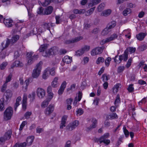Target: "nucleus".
I'll list each match as a JSON object with an SVG mask.
<instances>
[{"mask_svg":"<svg viewBox=\"0 0 147 147\" xmlns=\"http://www.w3.org/2000/svg\"><path fill=\"white\" fill-rule=\"evenodd\" d=\"M42 64V62L41 61L39 62L33 70L32 76L33 78H37L39 76L41 70V66Z\"/></svg>","mask_w":147,"mask_h":147,"instance_id":"obj_1","label":"nucleus"},{"mask_svg":"<svg viewBox=\"0 0 147 147\" xmlns=\"http://www.w3.org/2000/svg\"><path fill=\"white\" fill-rule=\"evenodd\" d=\"M13 110L12 108L10 107H8L5 110L3 115L4 120L7 121L10 119L12 115Z\"/></svg>","mask_w":147,"mask_h":147,"instance_id":"obj_2","label":"nucleus"},{"mask_svg":"<svg viewBox=\"0 0 147 147\" xmlns=\"http://www.w3.org/2000/svg\"><path fill=\"white\" fill-rule=\"evenodd\" d=\"M117 56H116L114 59V61L115 62L117 63H120L122 60L126 61L128 58V52L126 51V50L124 52V53L122 55L119 56V60H116V58H117Z\"/></svg>","mask_w":147,"mask_h":147,"instance_id":"obj_3","label":"nucleus"},{"mask_svg":"<svg viewBox=\"0 0 147 147\" xmlns=\"http://www.w3.org/2000/svg\"><path fill=\"white\" fill-rule=\"evenodd\" d=\"M32 55L33 53L31 52L28 53L27 54V58L28 60L27 63L28 65L31 64L38 58V55Z\"/></svg>","mask_w":147,"mask_h":147,"instance_id":"obj_4","label":"nucleus"},{"mask_svg":"<svg viewBox=\"0 0 147 147\" xmlns=\"http://www.w3.org/2000/svg\"><path fill=\"white\" fill-rule=\"evenodd\" d=\"M58 51L56 47H53L50 49L48 50L45 52H43L42 55L45 57L49 56L50 55H54Z\"/></svg>","mask_w":147,"mask_h":147,"instance_id":"obj_5","label":"nucleus"},{"mask_svg":"<svg viewBox=\"0 0 147 147\" xmlns=\"http://www.w3.org/2000/svg\"><path fill=\"white\" fill-rule=\"evenodd\" d=\"M109 136V133L105 134L103 136H101L98 139V141L100 144L102 143H104L106 145L109 144L110 143V140H107L106 139L108 138Z\"/></svg>","mask_w":147,"mask_h":147,"instance_id":"obj_6","label":"nucleus"},{"mask_svg":"<svg viewBox=\"0 0 147 147\" xmlns=\"http://www.w3.org/2000/svg\"><path fill=\"white\" fill-rule=\"evenodd\" d=\"M78 125V121L75 120L68 125L66 127V129L69 131H72L76 128Z\"/></svg>","mask_w":147,"mask_h":147,"instance_id":"obj_7","label":"nucleus"},{"mask_svg":"<svg viewBox=\"0 0 147 147\" xmlns=\"http://www.w3.org/2000/svg\"><path fill=\"white\" fill-rule=\"evenodd\" d=\"M36 93L38 96L39 98H43L45 95V91L42 88H38L36 90Z\"/></svg>","mask_w":147,"mask_h":147,"instance_id":"obj_8","label":"nucleus"},{"mask_svg":"<svg viewBox=\"0 0 147 147\" xmlns=\"http://www.w3.org/2000/svg\"><path fill=\"white\" fill-rule=\"evenodd\" d=\"M104 48L102 47H97L93 49L91 52V54L92 56L96 55L102 53Z\"/></svg>","mask_w":147,"mask_h":147,"instance_id":"obj_9","label":"nucleus"},{"mask_svg":"<svg viewBox=\"0 0 147 147\" xmlns=\"http://www.w3.org/2000/svg\"><path fill=\"white\" fill-rule=\"evenodd\" d=\"M83 38V37L81 36L77 37L71 40H66L65 41V43L66 44H70L71 43L76 42L82 40Z\"/></svg>","mask_w":147,"mask_h":147,"instance_id":"obj_10","label":"nucleus"},{"mask_svg":"<svg viewBox=\"0 0 147 147\" xmlns=\"http://www.w3.org/2000/svg\"><path fill=\"white\" fill-rule=\"evenodd\" d=\"M54 106L52 104H50L48 107L46 108L45 111V113L46 115H49L54 111Z\"/></svg>","mask_w":147,"mask_h":147,"instance_id":"obj_11","label":"nucleus"},{"mask_svg":"<svg viewBox=\"0 0 147 147\" xmlns=\"http://www.w3.org/2000/svg\"><path fill=\"white\" fill-rule=\"evenodd\" d=\"M3 22L5 26L7 27H11L13 25V21L10 19H4Z\"/></svg>","mask_w":147,"mask_h":147,"instance_id":"obj_12","label":"nucleus"},{"mask_svg":"<svg viewBox=\"0 0 147 147\" xmlns=\"http://www.w3.org/2000/svg\"><path fill=\"white\" fill-rule=\"evenodd\" d=\"M117 37L118 35L117 34H113L110 37L107 38L105 40L104 42L106 43L114 40L117 38Z\"/></svg>","mask_w":147,"mask_h":147,"instance_id":"obj_13","label":"nucleus"},{"mask_svg":"<svg viewBox=\"0 0 147 147\" xmlns=\"http://www.w3.org/2000/svg\"><path fill=\"white\" fill-rule=\"evenodd\" d=\"M146 35V33L140 32L136 35V37L138 40L142 41L144 39Z\"/></svg>","mask_w":147,"mask_h":147,"instance_id":"obj_14","label":"nucleus"},{"mask_svg":"<svg viewBox=\"0 0 147 147\" xmlns=\"http://www.w3.org/2000/svg\"><path fill=\"white\" fill-rule=\"evenodd\" d=\"M101 1V0H92L88 4L89 7H92L98 4Z\"/></svg>","mask_w":147,"mask_h":147,"instance_id":"obj_15","label":"nucleus"},{"mask_svg":"<svg viewBox=\"0 0 147 147\" xmlns=\"http://www.w3.org/2000/svg\"><path fill=\"white\" fill-rule=\"evenodd\" d=\"M62 61L64 63L69 64L72 61V57L68 56H66L63 58Z\"/></svg>","mask_w":147,"mask_h":147,"instance_id":"obj_16","label":"nucleus"},{"mask_svg":"<svg viewBox=\"0 0 147 147\" xmlns=\"http://www.w3.org/2000/svg\"><path fill=\"white\" fill-rule=\"evenodd\" d=\"M19 38L20 36L16 34L13 35L11 39V43L13 44L16 42L19 39Z\"/></svg>","mask_w":147,"mask_h":147,"instance_id":"obj_17","label":"nucleus"},{"mask_svg":"<svg viewBox=\"0 0 147 147\" xmlns=\"http://www.w3.org/2000/svg\"><path fill=\"white\" fill-rule=\"evenodd\" d=\"M34 139V136H31L28 137L26 140V142L28 146H30Z\"/></svg>","mask_w":147,"mask_h":147,"instance_id":"obj_18","label":"nucleus"},{"mask_svg":"<svg viewBox=\"0 0 147 147\" xmlns=\"http://www.w3.org/2000/svg\"><path fill=\"white\" fill-rule=\"evenodd\" d=\"M116 25V22L115 21H112L110 22L107 25V27L110 30L111 29L113 28Z\"/></svg>","mask_w":147,"mask_h":147,"instance_id":"obj_19","label":"nucleus"},{"mask_svg":"<svg viewBox=\"0 0 147 147\" xmlns=\"http://www.w3.org/2000/svg\"><path fill=\"white\" fill-rule=\"evenodd\" d=\"M111 12L112 10L110 9L105 10L101 13V16H107L111 14Z\"/></svg>","mask_w":147,"mask_h":147,"instance_id":"obj_20","label":"nucleus"},{"mask_svg":"<svg viewBox=\"0 0 147 147\" xmlns=\"http://www.w3.org/2000/svg\"><path fill=\"white\" fill-rule=\"evenodd\" d=\"M53 9V8L52 6H49L45 10L44 14L47 15L51 14L52 12Z\"/></svg>","mask_w":147,"mask_h":147,"instance_id":"obj_21","label":"nucleus"},{"mask_svg":"<svg viewBox=\"0 0 147 147\" xmlns=\"http://www.w3.org/2000/svg\"><path fill=\"white\" fill-rule=\"evenodd\" d=\"M10 43H11V40H9V39H7V40L6 41V43L4 46V42H2L1 44V46L2 48V50H3L5 48L8 47Z\"/></svg>","mask_w":147,"mask_h":147,"instance_id":"obj_22","label":"nucleus"},{"mask_svg":"<svg viewBox=\"0 0 147 147\" xmlns=\"http://www.w3.org/2000/svg\"><path fill=\"white\" fill-rule=\"evenodd\" d=\"M47 70V69L45 70L42 75V78L44 80L47 79L49 76V73Z\"/></svg>","mask_w":147,"mask_h":147,"instance_id":"obj_23","label":"nucleus"},{"mask_svg":"<svg viewBox=\"0 0 147 147\" xmlns=\"http://www.w3.org/2000/svg\"><path fill=\"white\" fill-rule=\"evenodd\" d=\"M121 84H117L115 85L113 88V92L114 93H116L118 91L119 88L120 87Z\"/></svg>","mask_w":147,"mask_h":147,"instance_id":"obj_24","label":"nucleus"},{"mask_svg":"<svg viewBox=\"0 0 147 147\" xmlns=\"http://www.w3.org/2000/svg\"><path fill=\"white\" fill-rule=\"evenodd\" d=\"M12 93L11 90H6V98L7 100L11 98L12 97Z\"/></svg>","mask_w":147,"mask_h":147,"instance_id":"obj_25","label":"nucleus"},{"mask_svg":"<svg viewBox=\"0 0 147 147\" xmlns=\"http://www.w3.org/2000/svg\"><path fill=\"white\" fill-rule=\"evenodd\" d=\"M92 123L90 126L88 128V129L89 130L92 129L96 127V124L97 123V121L96 119H93L92 121Z\"/></svg>","mask_w":147,"mask_h":147,"instance_id":"obj_26","label":"nucleus"},{"mask_svg":"<svg viewBox=\"0 0 147 147\" xmlns=\"http://www.w3.org/2000/svg\"><path fill=\"white\" fill-rule=\"evenodd\" d=\"M58 80L57 77H55L51 83V86L53 88H56L58 86Z\"/></svg>","mask_w":147,"mask_h":147,"instance_id":"obj_27","label":"nucleus"},{"mask_svg":"<svg viewBox=\"0 0 147 147\" xmlns=\"http://www.w3.org/2000/svg\"><path fill=\"white\" fill-rule=\"evenodd\" d=\"M51 100H50V99H49L48 98L46 99L45 100L43 101L41 105V106L42 107L45 108L47 107L49 102Z\"/></svg>","mask_w":147,"mask_h":147,"instance_id":"obj_28","label":"nucleus"},{"mask_svg":"<svg viewBox=\"0 0 147 147\" xmlns=\"http://www.w3.org/2000/svg\"><path fill=\"white\" fill-rule=\"evenodd\" d=\"M47 69H48L47 70L49 74L53 76L55 75V67H53L52 68L48 67Z\"/></svg>","mask_w":147,"mask_h":147,"instance_id":"obj_29","label":"nucleus"},{"mask_svg":"<svg viewBox=\"0 0 147 147\" xmlns=\"http://www.w3.org/2000/svg\"><path fill=\"white\" fill-rule=\"evenodd\" d=\"M109 119L110 120L116 119L118 118V116L116 113H112L110 114L109 115Z\"/></svg>","mask_w":147,"mask_h":147,"instance_id":"obj_30","label":"nucleus"},{"mask_svg":"<svg viewBox=\"0 0 147 147\" xmlns=\"http://www.w3.org/2000/svg\"><path fill=\"white\" fill-rule=\"evenodd\" d=\"M53 24L51 23H45L42 25L43 28H44L46 30V29L49 30L50 26H53Z\"/></svg>","mask_w":147,"mask_h":147,"instance_id":"obj_31","label":"nucleus"},{"mask_svg":"<svg viewBox=\"0 0 147 147\" xmlns=\"http://www.w3.org/2000/svg\"><path fill=\"white\" fill-rule=\"evenodd\" d=\"M4 98H1L0 100V111H1L4 110L5 109L4 105Z\"/></svg>","mask_w":147,"mask_h":147,"instance_id":"obj_32","label":"nucleus"},{"mask_svg":"<svg viewBox=\"0 0 147 147\" xmlns=\"http://www.w3.org/2000/svg\"><path fill=\"white\" fill-rule=\"evenodd\" d=\"M22 98L21 96H18L17 97L16 100V102L15 105V110L16 111L17 107L20 105V102L21 101Z\"/></svg>","mask_w":147,"mask_h":147,"instance_id":"obj_33","label":"nucleus"},{"mask_svg":"<svg viewBox=\"0 0 147 147\" xmlns=\"http://www.w3.org/2000/svg\"><path fill=\"white\" fill-rule=\"evenodd\" d=\"M32 78H29L26 80L25 81L24 84L26 85V86L24 87V88L26 91L27 90L28 86L29 84V83L31 82H32Z\"/></svg>","mask_w":147,"mask_h":147,"instance_id":"obj_34","label":"nucleus"},{"mask_svg":"<svg viewBox=\"0 0 147 147\" xmlns=\"http://www.w3.org/2000/svg\"><path fill=\"white\" fill-rule=\"evenodd\" d=\"M110 78V76L106 74H103L101 77V79L103 82H107Z\"/></svg>","mask_w":147,"mask_h":147,"instance_id":"obj_35","label":"nucleus"},{"mask_svg":"<svg viewBox=\"0 0 147 147\" xmlns=\"http://www.w3.org/2000/svg\"><path fill=\"white\" fill-rule=\"evenodd\" d=\"M48 47V45L47 44H44L41 45L39 51L40 52H44L45 51Z\"/></svg>","mask_w":147,"mask_h":147,"instance_id":"obj_36","label":"nucleus"},{"mask_svg":"<svg viewBox=\"0 0 147 147\" xmlns=\"http://www.w3.org/2000/svg\"><path fill=\"white\" fill-rule=\"evenodd\" d=\"M105 5L104 3H102L100 4L97 8V11L98 12H101L104 9Z\"/></svg>","mask_w":147,"mask_h":147,"instance_id":"obj_37","label":"nucleus"},{"mask_svg":"<svg viewBox=\"0 0 147 147\" xmlns=\"http://www.w3.org/2000/svg\"><path fill=\"white\" fill-rule=\"evenodd\" d=\"M11 134L12 132L11 131L9 130L5 133L4 136H5V137L8 140L10 138Z\"/></svg>","mask_w":147,"mask_h":147,"instance_id":"obj_38","label":"nucleus"},{"mask_svg":"<svg viewBox=\"0 0 147 147\" xmlns=\"http://www.w3.org/2000/svg\"><path fill=\"white\" fill-rule=\"evenodd\" d=\"M8 62L6 61H4L2 62L1 64L0 65V69L1 70H4L8 65Z\"/></svg>","mask_w":147,"mask_h":147,"instance_id":"obj_39","label":"nucleus"},{"mask_svg":"<svg viewBox=\"0 0 147 147\" xmlns=\"http://www.w3.org/2000/svg\"><path fill=\"white\" fill-rule=\"evenodd\" d=\"M95 7H94L87 11L85 13L86 16H89L94 11Z\"/></svg>","mask_w":147,"mask_h":147,"instance_id":"obj_40","label":"nucleus"},{"mask_svg":"<svg viewBox=\"0 0 147 147\" xmlns=\"http://www.w3.org/2000/svg\"><path fill=\"white\" fill-rule=\"evenodd\" d=\"M131 12V10L130 8H126L123 11V14L124 16H125L130 13Z\"/></svg>","mask_w":147,"mask_h":147,"instance_id":"obj_41","label":"nucleus"},{"mask_svg":"<svg viewBox=\"0 0 147 147\" xmlns=\"http://www.w3.org/2000/svg\"><path fill=\"white\" fill-rule=\"evenodd\" d=\"M35 93L34 91L32 92L31 94H29L28 97L30 98V100L33 101L35 98Z\"/></svg>","mask_w":147,"mask_h":147,"instance_id":"obj_42","label":"nucleus"},{"mask_svg":"<svg viewBox=\"0 0 147 147\" xmlns=\"http://www.w3.org/2000/svg\"><path fill=\"white\" fill-rule=\"evenodd\" d=\"M111 30H109L107 27L105 28L102 32L101 34L103 35H107L110 31Z\"/></svg>","mask_w":147,"mask_h":147,"instance_id":"obj_43","label":"nucleus"},{"mask_svg":"<svg viewBox=\"0 0 147 147\" xmlns=\"http://www.w3.org/2000/svg\"><path fill=\"white\" fill-rule=\"evenodd\" d=\"M0 57L2 59H4L5 58L6 56H7L8 55V54L6 52V51H3L1 52L0 53Z\"/></svg>","mask_w":147,"mask_h":147,"instance_id":"obj_44","label":"nucleus"},{"mask_svg":"<svg viewBox=\"0 0 147 147\" xmlns=\"http://www.w3.org/2000/svg\"><path fill=\"white\" fill-rule=\"evenodd\" d=\"M13 65L17 67H22L23 66V63L20 62L19 61H16L13 63Z\"/></svg>","mask_w":147,"mask_h":147,"instance_id":"obj_45","label":"nucleus"},{"mask_svg":"<svg viewBox=\"0 0 147 147\" xmlns=\"http://www.w3.org/2000/svg\"><path fill=\"white\" fill-rule=\"evenodd\" d=\"M120 102V99L119 95H117L116 98L115 99L114 104L115 106H117L118 105Z\"/></svg>","mask_w":147,"mask_h":147,"instance_id":"obj_46","label":"nucleus"},{"mask_svg":"<svg viewBox=\"0 0 147 147\" xmlns=\"http://www.w3.org/2000/svg\"><path fill=\"white\" fill-rule=\"evenodd\" d=\"M105 61L104 59L102 57H99L96 61V63L99 64L101 63H103Z\"/></svg>","mask_w":147,"mask_h":147,"instance_id":"obj_47","label":"nucleus"},{"mask_svg":"<svg viewBox=\"0 0 147 147\" xmlns=\"http://www.w3.org/2000/svg\"><path fill=\"white\" fill-rule=\"evenodd\" d=\"M12 73H10L9 75L6 78L5 83L7 84L11 80V78L12 77Z\"/></svg>","mask_w":147,"mask_h":147,"instance_id":"obj_48","label":"nucleus"},{"mask_svg":"<svg viewBox=\"0 0 147 147\" xmlns=\"http://www.w3.org/2000/svg\"><path fill=\"white\" fill-rule=\"evenodd\" d=\"M127 50L126 51L128 52V51L130 53H132L135 52L136 49L135 48L130 47L128 48Z\"/></svg>","mask_w":147,"mask_h":147,"instance_id":"obj_49","label":"nucleus"},{"mask_svg":"<svg viewBox=\"0 0 147 147\" xmlns=\"http://www.w3.org/2000/svg\"><path fill=\"white\" fill-rule=\"evenodd\" d=\"M111 58L108 57L105 60V65L108 67L109 66L110 64V63L111 61Z\"/></svg>","mask_w":147,"mask_h":147,"instance_id":"obj_50","label":"nucleus"},{"mask_svg":"<svg viewBox=\"0 0 147 147\" xmlns=\"http://www.w3.org/2000/svg\"><path fill=\"white\" fill-rule=\"evenodd\" d=\"M27 124V121H23L20 125L19 129V130L20 131L22 130Z\"/></svg>","mask_w":147,"mask_h":147,"instance_id":"obj_51","label":"nucleus"},{"mask_svg":"<svg viewBox=\"0 0 147 147\" xmlns=\"http://www.w3.org/2000/svg\"><path fill=\"white\" fill-rule=\"evenodd\" d=\"M53 0H45L44 3H43L42 5L43 6H46L49 5L52 1H53Z\"/></svg>","mask_w":147,"mask_h":147,"instance_id":"obj_52","label":"nucleus"},{"mask_svg":"<svg viewBox=\"0 0 147 147\" xmlns=\"http://www.w3.org/2000/svg\"><path fill=\"white\" fill-rule=\"evenodd\" d=\"M76 112L77 116H80L83 113L84 111L82 109H79Z\"/></svg>","mask_w":147,"mask_h":147,"instance_id":"obj_53","label":"nucleus"},{"mask_svg":"<svg viewBox=\"0 0 147 147\" xmlns=\"http://www.w3.org/2000/svg\"><path fill=\"white\" fill-rule=\"evenodd\" d=\"M125 67L124 66H120L118 67L117 69V72L120 73L122 72L124 70Z\"/></svg>","mask_w":147,"mask_h":147,"instance_id":"obj_54","label":"nucleus"},{"mask_svg":"<svg viewBox=\"0 0 147 147\" xmlns=\"http://www.w3.org/2000/svg\"><path fill=\"white\" fill-rule=\"evenodd\" d=\"M133 86V84H130L127 88V90L129 92H132L134 91V89Z\"/></svg>","mask_w":147,"mask_h":147,"instance_id":"obj_55","label":"nucleus"},{"mask_svg":"<svg viewBox=\"0 0 147 147\" xmlns=\"http://www.w3.org/2000/svg\"><path fill=\"white\" fill-rule=\"evenodd\" d=\"M146 102V98H144L138 102V104L139 105L141 106L143 104H145Z\"/></svg>","mask_w":147,"mask_h":147,"instance_id":"obj_56","label":"nucleus"},{"mask_svg":"<svg viewBox=\"0 0 147 147\" xmlns=\"http://www.w3.org/2000/svg\"><path fill=\"white\" fill-rule=\"evenodd\" d=\"M90 47L89 46L85 45L84 47H83L82 49V50L84 51V53L85 51H87L90 50Z\"/></svg>","mask_w":147,"mask_h":147,"instance_id":"obj_57","label":"nucleus"},{"mask_svg":"<svg viewBox=\"0 0 147 147\" xmlns=\"http://www.w3.org/2000/svg\"><path fill=\"white\" fill-rule=\"evenodd\" d=\"M132 61V59L130 58L129 59L126 65V67L127 68H128L131 65V63Z\"/></svg>","mask_w":147,"mask_h":147,"instance_id":"obj_58","label":"nucleus"},{"mask_svg":"<svg viewBox=\"0 0 147 147\" xmlns=\"http://www.w3.org/2000/svg\"><path fill=\"white\" fill-rule=\"evenodd\" d=\"M139 48L141 51H144L146 49L147 46L146 45L144 44L140 46Z\"/></svg>","mask_w":147,"mask_h":147,"instance_id":"obj_59","label":"nucleus"},{"mask_svg":"<svg viewBox=\"0 0 147 147\" xmlns=\"http://www.w3.org/2000/svg\"><path fill=\"white\" fill-rule=\"evenodd\" d=\"M100 29L99 28H94L92 31V33L94 34H96L100 31Z\"/></svg>","mask_w":147,"mask_h":147,"instance_id":"obj_60","label":"nucleus"},{"mask_svg":"<svg viewBox=\"0 0 147 147\" xmlns=\"http://www.w3.org/2000/svg\"><path fill=\"white\" fill-rule=\"evenodd\" d=\"M123 132L125 136L127 137L129 135V132L128 131L126 127H124L123 128Z\"/></svg>","mask_w":147,"mask_h":147,"instance_id":"obj_61","label":"nucleus"},{"mask_svg":"<svg viewBox=\"0 0 147 147\" xmlns=\"http://www.w3.org/2000/svg\"><path fill=\"white\" fill-rule=\"evenodd\" d=\"M84 53V51L81 49L78 50L76 52V54L77 55L80 56L82 55Z\"/></svg>","mask_w":147,"mask_h":147,"instance_id":"obj_62","label":"nucleus"},{"mask_svg":"<svg viewBox=\"0 0 147 147\" xmlns=\"http://www.w3.org/2000/svg\"><path fill=\"white\" fill-rule=\"evenodd\" d=\"M43 8L42 7H39L37 10V13L38 14H43Z\"/></svg>","mask_w":147,"mask_h":147,"instance_id":"obj_63","label":"nucleus"},{"mask_svg":"<svg viewBox=\"0 0 147 147\" xmlns=\"http://www.w3.org/2000/svg\"><path fill=\"white\" fill-rule=\"evenodd\" d=\"M32 112H27L24 115V117L26 119H28L30 117V116Z\"/></svg>","mask_w":147,"mask_h":147,"instance_id":"obj_64","label":"nucleus"}]
</instances>
